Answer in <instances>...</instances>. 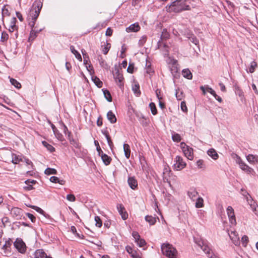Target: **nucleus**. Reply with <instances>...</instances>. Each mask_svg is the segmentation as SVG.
Segmentation results:
<instances>
[{"label": "nucleus", "instance_id": "f257e3e1", "mask_svg": "<svg viewBox=\"0 0 258 258\" xmlns=\"http://www.w3.org/2000/svg\"><path fill=\"white\" fill-rule=\"evenodd\" d=\"M42 2L40 0H36L33 4L30 10V13L28 17V21H29V26L31 27V30L28 39L29 41L34 40L37 34L40 32L43 29L42 28L38 29L37 26H35L36 21L42 8Z\"/></svg>", "mask_w": 258, "mask_h": 258}, {"label": "nucleus", "instance_id": "f03ea898", "mask_svg": "<svg viewBox=\"0 0 258 258\" xmlns=\"http://www.w3.org/2000/svg\"><path fill=\"white\" fill-rule=\"evenodd\" d=\"M168 12L179 13L183 11L189 10L190 6L186 4L185 0H175L166 7Z\"/></svg>", "mask_w": 258, "mask_h": 258}, {"label": "nucleus", "instance_id": "7ed1b4c3", "mask_svg": "<svg viewBox=\"0 0 258 258\" xmlns=\"http://www.w3.org/2000/svg\"><path fill=\"white\" fill-rule=\"evenodd\" d=\"M195 242L203 250L209 258H219L215 253H213L208 245L207 241L201 237L194 238Z\"/></svg>", "mask_w": 258, "mask_h": 258}, {"label": "nucleus", "instance_id": "20e7f679", "mask_svg": "<svg viewBox=\"0 0 258 258\" xmlns=\"http://www.w3.org/2000/svg\"><path fill=\"white\" fill-rule=\"evenodd\" d=\"M169 37V33L166 30L164 29L161 35V40L158 42V48L163 52V54L165 56L168 54L169 46L167 45L166 43L164 42V40L168 38Z\"/></svg>", "mask_w": 258, "mask_h": 258}, {"label": "nucleus", "instance_id": "39448f33", "mask_svg": "<svg viewBox=\"0 0 258 258\" xmlns=\"http://www.w3.org/2000/svg\"><path fill=\"white\" fill-rule=\"evenodd\" d=\"M161 248L163 254L168 258L173 256H177L178 252L176 248L168 243L162 244Z\"/></svg>", "mask_w": 258, "mask_h": 258}, {"label": "nucleus", "instance_id": "423d86ee", "mask_svg": "<svg viewBox=\"0 0 258 258\" xmlns=\"http://www.w3.org/2000/svg\"><path fill=\"white\" fill-rule=\"evenodd\" d=\"M180 147L182 149V152L184 156L189 160L194 159V150L193 149L187 146L185 143L181 142Z\"/></svg>", "mask_w": 258, "mask_h": 258}, {"label": "nucleus", "instance_id": "0eeeda50", "mask_svg": "<svg viewBox=\"0 0 258 258\" xmlns=\"http://www.w3.org/2000/svg\"><path fill=\"white\" fill-rule=\"evenodd\" d=\"M236 162L239 165L240 169L247 174H252L254 172L253 169L244 163L240 157L237 155H236Z\"/></svg>", "mask_w": 258, "mask_h": 258}, {"label": "nucleus", "instance_id": "6e6552de", "mask_svg": "<svg viewBox=\"0 0 258 258\" xmlns=\"http://www.w3.org/2000/svg\"><path fill=\"white\" fill-rule=\"evenodd\" d=\"M186 166V163L183 161V158L179 156H176L174 159V164H173V169L176 171H180L184 168Z\"/></svg>", "mask_w": 258, "mask_h": 258}, {"label": "nucleus", "instance_id": "1a4fd4ad", "mask_svg": "<svg viewBox=\"0 0 258 258\" xmlns=\"http://www.w3.org/2000/svg\"><path fill=\"white\" fill-rule=\"evenodd\" d=\"M14 245L19 252L21 253L25 252L26 245L21 238H17L16 241L14 242Z\"/></svg>", "mask_w": 258, "mask_h": 258}, {"label": "nucleus", "instance_id": "9d476101", "mask_svg": "<svg viewBox=\"0 0 258 258\" xmlns=\"http://www.w3.org/2000/svg\"><path fill=\"white\" fill-rule=\"evenodd\" d=\"M227 214L228 215L229 220L231 224L235 226L236 224V218L234 214L233 209L231 206H228L226 209Z\"/></svg>", "mask_w": 258, "mask_h": 258}, {"label": "nucleus", "instance_id": "9b49d317", "mask_svg": "<svg viewBox=\"0 0 258 258\" xmlns=\"http://www.w3.org/2000/svg\"><path fill=\"white\" fill-rule=\"evenodd\" d=\"M228 234L232 243L236 246L240 245L239 237L235 231L228 230Z\"/></svg>", "mask_w": 258, "mask_h": 258}, {"label": "nucleus", "instance_id": "f8f14e48", "mask_svg": "<svg viewBox=\"0 0 258 258\" xmlns=\"http://www.w3.org/2000/svg\"><path fill=\"white\" fill-rule=\"evenodd\" d=\"M12 244V240L11 238L6 240L5 244L2 247V249L4 250V255L8 256L11 254V245Z\"/></svg>", "mask_w": 258, "mask_h": 258}, {"label": "nucleus", "instance_id": "ddd939ff", "mask_svg": "<svg viewBox=\"0 0 258 258\" xmlns=\"http://www.w3.org/2000/svg\"><path fill=\"white\" fill-rule=\"evenodd\" d=\"M113 77L117 84L121 88L123 86L122 82L123 80V75L119 72L118 69L116 70L115 72L113 74Z\"/></svg>", "mask_w": 258, "mask_h": 258}, {"label": "nucleus", "instance_id": "4468645a", "mask_svg": "<svg viewBox=\"0 0 258 258\" xmlns=\"http://www.w3.org/2000/svg\"><path fill=\"white\" fill-rule=\"evenodd\" d=\"M23 210L18 207H14L12 209L11 214L15 219H21L22 216Z\"/></svg>", "mask_w": 258, "mask_h": 258}, {"label": "nucleus", "instance_id": "2eb2a0df", "mask_svg": "<svg viewBox=\"0 0 258 258\" xmlns=\"http://www.w3.org/2000/svg\"><path fill=\"white\" fill-rule=\"evenodd\" d=\"M125 250L132 258H141V254L131 246L127 245Z\"/></svg>", "mask_w": 258, "mask_h": 258}, {"label": "nucleus", "instance_id": "dca6fc26", "mask_svg": "<svg viewBox=\"0 0 258 258\" xmlns=\"http://www.w3.org/2000/svg\"><path fill=\"white\" fill-rule=\"evenodd\" d=\"M116 208L122 219L126 220L128 218V214L126 212L124 206L122 204H117Z\"/></svg>", "mask_w": 258, "mask_h": 258}, {"label": "nucleus", "instance_id": "f3484780", "mask_svg": "<svg viewBox=\"0 0 258 258\" xmlns=\"http://www.w3.org/2000/svg\"><path fill=\"white\" fill-rule=\"evenodd\" d=\"M34 258H52L48 255L43 249H37L34 253Z\"/></svg>", "mask_w": 258, "mask_h": 258}, {"label": "nucleus", "instance_id": "a211bd4d", "mask_svg": "<svg viewBox=\"0 0 258 258\" xmlns=\"http://www.w3.org/2000/svg\"><path fill=\"white\" fill-rule=\"evenodd\" d=\"M167 61L169 64H172V66L170 67L171 73L173 74L174 73H176L177 72V60L169 57Z\"/></svg>", "mask_w": 258, "mask_h": 258}, {"label": "nucleus", "instance_id": "6ab92c4d", "mask_svg": "<svg viewBox=\"0 0 258 258\" xmlns=\"http://www.w3.org/2000/svg\"><path fill=\"white\" fill-rule=\"evenodd\" d=\"M140 26L138 23H135L131 25L126 28V31L128 33L134 32H136L140 30Z\"/></svg>", "mask_w": 258, "mask_h": 258}, {"label": "nucleus", "instance_id": "aec40b11", "mask_svg": "<svg viewBox=\"0 0 258 258\" xmlns=\"http://www.w3.org/2000/svg\"><path fill=\"white\" fill-rule=\"evenodd\" d=\"M247 161L251 164H258V156L253 154H249L246 157Z\"/></svg>", "mask_w": 258, "mask_h": 258}, {"label": "nucleus", "instance_id": "412c9836", "mask_svg": "<svg viewBox=\"0 0 258 258\" xmlns=\"http://www.w3.org/2000/svg\"><path fill=\"white\" fill-rule=\"evenodd\" d=\"M127 182L130 187L133 189H135L138 186V181L134 177H129Z\"/></svg>", "mask_w": 258, "mask_h": 258}, {"label": "nucleus", "instance_id": "4be33fe9", "mask_svg": "<svg viewBox=\"0 0 258 258\" xmlns=\"http://www.w3.org/2000/svg\"><path fill=\"white\" fill-rule=\"evenodd\" d=\"M23 158L20 156L17 155L15 154H12V162L14 164H19L20 162H23Z\"/></svg>", "mask_w": 258, "mask_h": 258}, {"label": "nucleus", "instance_id": "5701e85b", "mask_svg": "<svg viewBox=\"0 0 258 258\" xmlns=\"http://www.w3.org/2000/svg\"><path fill=\"white\" fill-rule=\"evenodd\" d=\"M27 206L35 210L37 212L42 214L46 218H47V217L49 216V215L48 214H47L42 209H41L40 208H39L37 206H33V205H27Z\"/></svg>", "mask_w": 258, "mask_h": 258}, {"label": "nucleus", "instance_id": "b1692460", "mask_svg": "<svg viewBox=\"0 0 258 258\" xmlns=\"http://www.w3.org/2000/svg\"><path fill=\"white\" fill-rule=\"evenodd\" d=\"M207 154L214 160H217L219 157L218 154H217L216 150L214 149H209L207 151Z\"/></svg>", "mask_w": 258, "mask_h": 258}, {"label": "nucleus", "instance_id": "393cba45", "mask_svg": "<svg viewBox=\"0 0 258 258\" xmlns=\"http://www.w3.org/2000/svg\"><path fill=\"white\" fill-rule=\"evenodd\" d=\"M70 50L72 53H73L76 58L79 61H81L82 60V56L80 53L75 49V47L73 46H70Z\"/></svg>", "mask_w": 258, "mask_h": 258}, {"label": "nucleus", "instance_id": "a878e982", "mask_svg": "<svg viewBox=\"0 0 258 258\" xmlns=\"http://www.w3.org/2000/svg\"><path fill=\"white\" fill-rule=\"evenodd\" d=\"M107 119L111 123H115L116 121V118L114 114L111 111H109L107 114Z\"/></svg>", "mask_w": 258, "mask_h": 258}, {"label": "nucleus", "instance_id": "bb28decb", "mask_svg": "<svg viewBox=\"0 0 258 258\" xmlns=\"http://www.w3.org/2000/svg\"><path fill=\"white\" fill-rule=\"evenodd\" d=\"M123 151L124 152V155L127 159H128L130 157L131 150L130 146L127 144H123Z\"/></svg>", "mask_w": 258, "mask_h": 258}, {"label": "nucleus", "instance_id": "cd10ccee", "mask_svg": "<svg viewBox=\"0 0 258 258\" xmlns=\"http://www.w3.org/2000/svg\"><path fill=\"white\" fill-rule=\"evenodd\" d=\"M145 219L150 225H153L156 222V218L152 216L147 215L145 217Z\"/></svg>", "mask_w": 258, "mask_h": 258}, {"label": "nucleus", "instance_id": "c85d7f7f", "mask_svg": "<svg viewBox=\"0 0 258 258\" xmlns=\"http://www.w3.org/2000/svg\"><path fill=\"white\" fill-rule=\"evenodd\" d=\"M182 74L184 78H187V79H192V74L188 69L183 70L182 72Z\"/></svg>", "mask_w": 258, "mask_h": 258}, {"label": "nucleus", "instance_id": "c756f323", "mask_svg": "<svg viewBox=\"0 0 258 258\" xmlns=\"http://www.w3.org/2000/svg\"><path fill=\"white\" fill-rule=\"evenodd\" d=\"M71 231L75 235V236L79 239H83L84 236L83 234H80L77 232L76 228L75 226H72L71 227Z\"/></svg>", "mask_w": 258, "mask_h": 258}, {"label": "nucleus", "instance_id": "7c9ffc66", "mask_svg": "<svg viewBox=\"0 0 258 258\" xmlns=\"http://www.w3.org/2000/svg\"><path fill=\"white\" fill-rule=\"evenodd\" d=\"M92 80L98 87L101 88L102 86V82L96 76H92Z\"/></svg>", "mask_w": 258, "mask_h": 258}, {"label": "nucleus", "instance_id": "2f4dec72", "mask_svg": "<svg viewBox=\"0 0 258 258\" xmlns=\"http://www.w3.org/2000/svg\"><path fill=\"white\" fill-rule=\"evenodd\" d=\"M101 159L104 164L106 165H109L111 160V158L106 154L102 155V158Z\"/></svg>", "mask_w": 258, "mask_h": 258}, {"label": "nucleus", "instance_id": "473e14b6", "mask_svg": "<svg viewBox=\"0 0 258 258\" xmlns=\"http://www.w3.org/2000/svg\"><path fill=\"white\" fill-rule=\"evenodd\" d=\"M132 90L137 96H138L140 94L141 92L140 91V86L138 84H135L132 87Z\"/></svg>", "mask_w": 258, "mask_h": 258}, {"label": "nucleus", "instance_id": "72a5a7b5", "mask_svg": "<svg viewBox=\"0 0 258 258\" xmlns=\"http://www.w3.org/2000/svg\"><path fill=\"white\" fill-rule=\"evenodd\" d=\"M51 127H52V129L54 132V134H55V136L59 140H61L62 138V135L59 134L58 132V130L56 128V127L54 126V125H53V124H51Z\"/></svg>", "mask_w": 258, "mask_h": 258}, {"label": "nucleus", "instance_id": "f704fd0d", "mask_svg": "<svg viewBox=\"0 0 258 258\" xmlns=\"http://www.w3.org/2000/svg\"><path fill=\"white\" fill-rule=\"evenodd\" d=\"M8 39H9L8 34L5 31H3L2 33L1 37V41L3 43L6 42L7 41V40H8Z\"/></svg>", "mask_w": 258, "mask_h": 258}, {"label": "nucleus", "instance_id": "c9c22d12", "mask_svg": "<svg viewBox=\"0 0 258 258\" xmlns=\"http://www.w3.org/2000/svg\"><path fill=\"white\" fill-rule=\"evenodd\" d=\"M172 139L173 141L177 142H180L181 140L180 136L175 132L172 133Z\"/></svg>", "mask_w": 258, "mask_h": 258}, {"label": "nucleus", "instance_id": "e433bc0d", "mask_svg": "<svg viewBox=\"0 0 258 258\" xmlns=\"http://www.w3.org/2000/svg\"><path fill=\"white\" fill-rule=\"evenodd\" d=\"M11 83L14 85L16 88L20 89L21 88V84L17 81L16 79L11 78L10 79Z\"/></svg>", "mask_w": 258, "mask_h": 258}, {"label": "nucleus", "instance_id": "4c0bfd02", "mask_svg": "<svg viewBox=\"0 0 258 258\" xmlns=\"http://www.w3.org/2000/svg\"><path fill=\"white\" fill-rule=\"evenodd\" d=\"M170 172V168L168 166H165L164 168L163 172V177L164 179L166 178L167 176H168Z\"/></svg>", "mask_w": 258, "mask_h": 258}, {"label": "nucleus", "instance_id": "58836bf2", "mask_svg": "<svg viewBox=\"0 0 258 258\" xmlns=\"http://www.w3.org/2000/svg\"><path fill=\"white\" fill-rule=\"evenodd\" d=\"M44 173L47 175L56 174V170L54 168H47L45 169Z\"/></svg>", "mask_w": 258, "mask_h": 258}, {"label": "nucleus", "instance_id": "ea45409f", "mask_svg": "<svg viewBox=\"0 0 258 258\" xmlns=\"http://www.w3.org/2000/svg\"><path fill=\"white\" fill-rule=\"evenodd\" d=\"M17 22V19L15 17H13L11 20L10 22V27L12 28L13 30H16L18 29V27L16 25V23Z\"/></svg>", "mask_w": 258, "mask_h": 258}, {"label": "nucleus", "instance_id": "a19ab883", "mask_svg": "<svg viewBox=\"0 0 258 258\" xmlns=\"http://www.w3.org/2000/svg\"><path fill=\"white\" fill-rule=\"evenodd\" d=\"M94 220L95 221L96 226L100 228L102 225V222L99 216H96L95 217Z\"/></svg>", "mask_w": 258, "mask_h": 258}, {"label": "nucleus", "instance_id": "79ce46f5", "mask_svg": "<svg viewBox=\"0 0 258 258\" xmlns=\"http://www.w3.org/2000/svg\"><path fill=\"white\" fill-rule=\"evenodd\" d=\"M42 143L43 146H45L50 152H52L54 151V148L46 141H43Z\"/></svg>", "mask_w": 258, "mask_h": 258}, {"label": "nucleus", "instance_id": "37998d69", "mask_svg": "<svg viewBox=\"0 0 258 258\" xmlns=\"http://www.w3.org/2000/svg\"><path fill=\"white\" fill-rule=\"evenodd\" d=\"M103 94L105 98L107 100V101H108L109 102H111L112 101V97L111 94L108 90H103Z\"/></svg>", "mask_w": 258, "mask_h": 258}, {"label": "nucleus", "instance_id": "c03bdc74", "mask_svg": "<svg viewBox=\"0 0 258 258\" xmlns=\"http://www.w3.org/2000/svg\"><path fill=\"white\" fill-rule=\"evenodd\" d=\"M257 67V64H256V62L254 61H252V62H251L250 63V67L249 68V71L248 72L250 73H252L254 72L255 68H256Z\"/></svg>", "mask_w": 258, "mask_h": 258}, {"label": "nucleus", "instance_id": "a18cd8bd", "mask_svg": "<svg viewBox=\"0 0 258 258\" xmlns=\"http://www.w3.org/2000/svg\"><path fill=\"white\" fill-rule=\"evenodd\" d=\"M50 181L53 183H59L61 184H63V181L62 180H60L56 176H51L50 178Z\"/></svg>", "mask_w": 258, "mask_h": 258}, {"label": "nucleus", "instance_id": "49530a36", "mask_svg": "<svg viewBox=\"0 0 258 258\" xmlns=\"http://www.w3.org/2000/svg\"><path fill=\"white\" fill-rule=\"evenodd\" d=\"M149 107L150 108L152 113L153 115L157 114V109L154 103L151 102L149 104Z\"/></svg>", "mask_w": 258, "mask_h": 258}, {"label": "nucleus", "instance_id": "de8ad7c7", "mask_svg": "<svg viewBox=\"0 0 258 258\" xmlns=\"http://www.w3.org/2000/svg\"><path fill=\"white\" fill-rule=\"evenodd\" d=\"M203 206V200L202 198H198L196 203V207L198 208H202Z\"/></svg>", "mask_w": 258, "mask_h": 258}, {"label": "nucleus", "instance_id": "09e8293b", "mask_svg": "<svg viewBox=\"0 0 258 258\" xmlns=\"http://www.w3.org/2000/svg\"><path fill=\"white\" fill-rule=\"evenodd\" d=\"M248 237L246 235H243L241 238V243L244 247H246L248 242Z\"/></svg>", "mask_w": 258, "mask_h": 258}, {"label": "nucleus", "instance_id": "8fccbe9b", "mask_svg": "<svg viewBox=\"0 0 258 258\" xmlns=\"http://www.w3.org/2000/svg\"><path fill=\"white\" fill-rule=\"evenodd\" d=\"M196 165L198 168L202 169V168H205V166L204 164V162L203 160L200 159L198 160L196 162Z\"/></svg>", "mask_w": 258, "mask_h": 258}, {"label": "nucleus", "instance_id": "3c124183", "mask_svg": "<svg viewBox=\"0 0 258 258\" xmlns=\"http://www.w3.org/2000/svg\"><path fill=\"white\" fill-rule=\"evenodd\" d=\"M145 69L146 70V73L147 74H151L152 73H153V70H152V69L151 68V63L150 62H148L147 61L146 62V67H145Z\"/></svg>", "mask_w": 258, "mask_h": 258}, {"label": "nucleus", "instance_id": "603ef678", "mask_svg": "<svg viewBox=\"0 0 258 258\" xmlns=\"http://www.w3.org/2000/svg\"><path fill=\"white\" fill-rule=\"evenodd\" d=\"M136 242L137 243L139 247H143L146 244V242L144 239L140 238L139 240H137Z\"/></svg>", "mask_w": 258, "mask_h": 258}, {"label": "nucleus", "instance_id": "864d4df0", "mask_svg": "<svg viewBox=\"0 0 258 258\" xmlns=\"http://www.w3.org/2000/svg\"><path fill=\"white\" fill-rule=\"evenodd\" d=\"M67 200L71 202H74L76 201V199L74 195L73 194H68L66 196Z\"/></svg>", "mask_w": 258, "mask_h": 258}, {"label": "nucleus", "instance_id": "5fc2aeb1", "mask_svg": "<svg viewBox=\"0 0 258 258\" xmlns=\"http://www.w3.org/2000/svg\"><path fill=\"white\" fill-rule=\"evenodd\" d=\"M110 48V44L106 43V45L102 49V52L104 54H106Z\"/></svg>", "mask_w": 258, "mask_h": 258}, {"label": "nucleus", "instance_id": "6e6d98bb", "mask_svg": "<svg viewBox=\"0 0 258 258\" xmlns=\"http://www.w3.org/2000/svg\"><path fill=\"white\" fill-rule=\"evenodd\" d=\"M189 40L195 44V45H197L199 44V40L198 39L194 36H191L189 38Z\"/></svg>", "mask_w": 258, "mask_h": 258}, {"label": "nucleus", "instance_id": "4d7b16f0", "mask_svg": "<svg viewBox=\"0 0 258 258\" xmlns=\"http://www.w3.org/2000/svg\"><path fill=\"white\" fill-rule=\"evenodd\" d=\"M99 63L100 64V66L105 68V69H107L108 68V66L106 63V62H105V61L102 59V58H101L99 60Z\"/></svg>", "mask_w": 258, "mask_h": 258}, {"label": "nucleus", "instance_id": "13d9d810", "mask_svg": "<svg viewBox=\"0 0 258 258\" xmlns=\"http://www.w3.org/2000/svg\"><path fill=\"white\" fill-rule=\"evenodd\" d=\"M126 50V48L125 47V45L124 44H123L121 46V53H120V57L121 58H124L125 57V52Z\"/></svg>", "mask_w": 258, "mask_h": 258}, {"label": "nucleus", "instance_id": "bf43d9fd", "mask_svg": "<svg viewBox=\"0 0 258 258\" xmlns=\"http://www.w3.org/2000/svg\"><path fill=\"white\" fill-rule=\"evenodd\" d=\"M147 40V37L146 36H143L141 39L139 40V45L142 46L144 44Z\"/></svg>", "mask_w": 258, "mask_h": 258}, {"label": "nucleus", "instance_id": "052dcab7", "mask_svg": "<svg viewBox=\"0 0 258 258\" xmlns=\"http://www.w3.org/2000/svg\"><path fill=\"white\" fill-rule=\"evenodd\" d=\"M132 236L134 238L135 242L141 238L139 233L136 231L133 232Z\"/></svg>", "mask_w": 258, "mask_h": 258}, {"label": "nucleus", "instance_id": "680f3d73", "mask_svg": "<svg viewBox=\"0 0 258 258\" xmlns=\"http://www.w3.org/2000/svg\"><path fill=\"white\" fill-rule=\"evenodd\" d=\"M26 215L30 219L32 222L34 223L35 222L36 218L33 214L29 213H27Z\"/></svg>", "mask_w": 258, "mask_h": 258}, {"label": "nucleus", "instance_id": "e2e57ef3", "mask_svg": "<svg viewBox=\"0 0 258 258\" xmlns=\"http://www.w3.org/2000/svg\"><path fill=\"white\" fill-rule=\"evenodd\" d=\"M197 195L198 192L195 190L188 192V196L191 199H193V198L196 197Z\"/></svg>", "mask_w": 258, "mask_h": 258}, {"label": "nucleus", "instance_id": "0e129e2a", "mask_svg": "<svg viewBox=\"0 0 258 258\" xmlns=\"http://www.w3.org/2000/svg\"><path fill=\"white\" fill-rule=\"evenodd\" d=\"M181 109L183 112H186L187 111V108L186 105V103L184 101H182L181 102Z\"/></svg>", "mask_w": 258, "mask_h": 258}, {"label": "nucleus", "instance_id": "69168bd1", "mask_svg": "<svg viewBox=\"0 0 258 258\" xmlns=\"http://www.w3.org/2000/svg\"><path fill=\"white\" fill-rule=\"evenodd\" d=\"M236 93L239 95V97L243 98L244 97V93L243 91L240 89L238 87L236 88Z\"/></svg>", "mask_w": 258, "mask_h": 258}, {"label": "nucleus", "instance_id": "338daca9", "mask_svg": "<svg viewBox=\"0 0 258 258\" xmlns=\"http://www.w3.org/2000/svg\"><path fill=\"white\" fill-rule=\"evenodd\" d=\"M105 137L107 139V143L108 144V145L111 147L112 145V142L110 139V138L109 136V135L107 134V133H105Z\"/></svg>", "mask_w": 258, "mask_h": 258}, {"label": "nucleus", "instance_id": "774afa93", "mask_svg": "<svg viewBox=\"0 0 258 258\" xmlns=\"http://www.w3.org/2000/svg\"><path fill=\"white\" fill-rule=\"evenodd\" d=\"M27 186H24L23 188L25 190L29 191L34 189L33 186L30 184H27Z\"/></svg>", "mask_w": 258, "mask_h": 258}]
</instances>
